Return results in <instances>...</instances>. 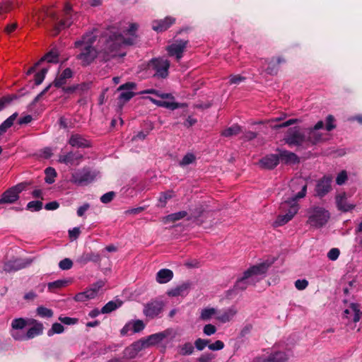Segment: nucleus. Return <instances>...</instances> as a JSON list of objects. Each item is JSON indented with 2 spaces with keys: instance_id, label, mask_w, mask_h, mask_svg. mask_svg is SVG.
I'll list each match as a JSON object with an SVG mask.
<instances>
[{
  "instance_id": "f257e3e1",
  "label": "nucleus",
  "mask_w": 362,
  "mask_h": 362,
  "mask_svg": "<svg viewBox=\"0 0 362 362\" xmlns=\"http://www.w3.org/2000/svg\"><path fill=\"white\" fill-rule=\"evenodd\" d=\"M138 28V23H130L122 33L115 28L108 29L99 37L97 49L93 47L97 37L95 34L97 29H93L74 42V47L79 50L76 58L83 66L89 65L97 57L105 62L119 60L127 54L125 46L134 45L136 42Z\"/></svg>"
},
{
  "instance_id": "f03ea898",
  "label": "nucleus",
  "mask_w": 362,
  "mask_h": 362,
  "mask_svg": "<svg viewBox=\"0 0 362 362\" xmlns=\"http://www.w3.org/2000/svg\"><path fill=\"white\" fill-rule=\"evenodd\" d=\"M307 192V185L305 183L301 184V190L296 195L281 203L280 209L282 211L286 212L277 216L273 223L274 227L283 226L290 221L299 210V205L297 202L298 199L303 198Z\"/></svg>"
},
{
  "instance_id": "7ed1b4c3",
  "label": "nucleus",
  "mask_w": 362,
  "mask_h": 362,
  "mask_svg": "<svg viewBox=\"0 0 362 362\" xmlns=\"http://www.w3.org/2000/svg\"><path fill=\"white\" fill-rule=\"evenodd\" d=\"M272 262H263L257 265L250 267L244 273L243 276L238 279L235 284V290H245L250 285H255L265 275Z\"/></svg>"
},
{
  "instance_id": "20e7f679",
  "label": "nucleus",
  "mask_w": 362,
  "mask_h": 362,
  "mask_svg": "<svg viewBox=\"0 0 362 362\" xmlns=\"http://www.w3.org/2000/svg\"><path fill=\"white\" fill-rule=\"evenodd\" d=\"M170 61L164 57L151 59L148 63V71L157 78H165L169 74Z\"/></svg>"
},
{
  "instance_id": "39448f33",
  "label": "nucleus",
  "mask_w": 362,
  "mask_h": 362,
  "mask_svg": "<svg viewBox=\"0 0 362 362\" xmlns=\"http://www.w3.org/2000/svg\"><path fill=\"white\" fill-rule=\"evenodd\" d=\"M99 175L97 170L84 167L71 174V182L77 185H87L96 180Z\"/></svg>"
},
{
  "instance_id": "423d86ee",
  "label": "nucleus",
  "mask_w": 362,
  "mask_h": 362,
  "mask_svg": "<svg viewBox=\"0 0 362 362\" xmlns=\"http://www.w3.org/2000/svg\"><path fill=\"white\" fill-rule=\"evenodd\" d=\"M308 223L313 227L320 228L325 225L329 218V213L322 207L315 206L308 210Z\"/></svg>"
},
{
  "instance_id": "0eeeda50",
  "label": "nucleus",
  "mask_w": 362,
  "mask_h": 362,
  "mask_svg": "<svg viewBox=\"0 0 362 362\" xmlns=\"http://www.w3.org/2000/svg\"><path fill=\"white\" fill-rule=\"evenodd\" d=\"M105 283L103 280L96 281L86 291L77 293L74 296V300L78 302H85L95 298L98 296L99 291L105 286Z\"/></svg>"
},
{
  "instance_id": "6e6552de",
  "label": "nucleus",
  "mask_w": 362,
  "mask_h": 362,
  "mask_svg": "<svg viewBox=\"0 0 362 362\" xmlns=\"http://www.w3.org/2000/svg\"><path fill=\"white\" fill-rule=\"evenodd\" d=\"M285 141L289 145L307 144L305 129L302 131L297 127L289 129L286 135Z\"/></svg>"
},
{
  "instance_id": "1a4fd4ad",
  "label": "nucleus",
  "mask_w": 362,
  "mask_h": 362,
  "mask_svg": "<svg viewBox=\"0 0 362 362\" xmlns=\"http://www.w3.org/2000/svg\"><path fill=\"white\" fill-rule=\"evenodd\" d=\"M25 188L24 183L18 184L6 190L1 195L0 204H13L19 199V194Z\"/></svg>"
},
{
  "instance_id": "9d476101",
  "label": "nucleus",
  "mask_w": 362,
  "mask_h": 362,
  "mask_svg": "<svg viewBox=\"0 0 362 362\" xmlns=\"http://www.w3.org/2000/svg\"><path fill=\"white\" fill-rule=\"evenodd\" d=\"M172 334L171 329H166L163 332L151 334L146 337L140 339L145 349L161 343L165 339Z\"/></svg>"
},
{
  "instance_id": "9b49d317",
  "label": "nucleus",
  "mask_w": 362,
  "mask_h": 362,
  "mask_svg": "<svg viewBox=\"0 0 362 362\" xmlns=\"http://www.w3.org/2000/svg\"><path fill=\"white\" fill-rule=\"evenodd\" d=\"M323 127L324 122L319 121L313 128L305 129L307 144H315L325 139V138L323 137V134L320 132Z\"/></svg>"
},
{
  "instance_id": "f8f14e48",
  "label": "nucleus",
  "mask_w": 362,
  "mask_h": 362,
  "mask_svg": "<svg viewBox=\"0 0 362 362\" xmlns=\"http://www.w3.org/2000/svg\"><path fill=\"white\" fill-rule=\"evenodd\" d=\"M33 262L32 258L13 259L4 263L2 269L6 272H13L30 266Z\"/></svg>"
},
{
  "instance_id": "ddd939ff",
  "label": "nucleus",
  "mask_w": 362,
  "mask_h": 362,
  "mask_svg": "<svg viewBox=\"0 0 362 362\" xmlns=\"http://www.w3.org/2000/svg\"><path fill=\"white\" fill-rule=\"evenodd\" d=\"M188 45V40H176L172 44L166 47V50L170 57H175L179 62L183 57V53Z\"/></svg>"
},
{
  "instance_id": "4468645a",
  "label": "nucleus",
  "mask_w": 362,
  "mask_h": 362,
  "mask_svg": "<svg viewBox=\"0 0 362 362\" xmlns=\"http://www.w3.org/2000/svg\"><path fill=\"white\" fill-rule=\"evenodd\" d=\"M64 18L56 23L54 26V35H57L60 30L69 27L76 19V14H72V8L69 4L64 7Z\"/></svg>"
},
{
  "instance_id": "2eb2a0df",
  "label": "nucleus",
  "mask_w": 362,
  "mask_h": 362,
  "mask_svg": "<svg viewBox=\"0 0 362 362\" xmlns=\"http://www.w3.org/2000/svg\"><path fill=\"white\" fill-rule=\"evenodd\" d=\"M144 328L145 324L142 320H130L121 329L120 335L122 337L131 335L141 332Z\"/></svg>"
},
{
  "instance_id": "dca6fc26",
  "label": "nucleus",
  "mask_w": 362,
  "mask_h": 362,
  "mask_svg": "<svg viewBox=\"0 0 362 362\" xmlns=\"http://www.w3.org/2000/svg\"><path fill=\"white\" fill-rule=\"evenodd\" d=\"M164 305L162 300H154L145 305L143 313L146 317L154 318L163 312Z\"/></svg>"
},
{
  "instance_id": "f3484780",
  "label": "nucleus",
  "mask_w": 362,
  "mask_h": 362,
  "mask_svg": "<svg viewBox=\"0 0 362 362\" xmlns=\"http://www.w3.org/2000/svg\"><path fill=\"white\" fill-rule=\"evenodd\" d=\"M83 155L78 151H69L59 156L58 161L66 165L77 166L83 159Z\"/></svg>"
},
{
  "instance_id": "a211bd4d",
  "label": "nucleus",
  "mask_w": 362,
  "mask_h": 362,
  "mask_svg": "<svg viewBox=\"0 0 362 362\" xmlns=\"http://www.w3.org/2000/svg\"><path fill=\"white\" fill-rule=\"evenodd\" d=\"M288 360V356L286 352L274 349L267 357H256L254 362H287Z\"/></svg>"
},
{
  "instance_id": "6ab92c4d",
  "label": "nucleus",
  "mask_w": 362,
  "mask_h": 362,
  "mask_svg": "<svg viewBox=\"0 0 362 362\" xmlns=\"http://www.w3.org/2000/svg\"><path fill=\"white\" fill-rule=\"evenodd\" d=\"M145 349L144 346H143L141 340H137L130 344L129 346H127L122 353V355L125 360L127 361L135 358L138 354Z\"/></svg>"
},
{
  "instance_id": "aec40b11",
  "label": "nucleus",
  "mask_w": 362,
  "mask_h": 362,
  "mask_svg": "<svg viewBox=\"0 0 362 362\" xmlns=\"http://www.w3.org/2000/svg\"><path fill=\"white\" fill-rule=\"evenodd\" d=\"M176 21V18L173 16H166L163 19L154 20L152 21V29L157 33H161L168 30Z\"/></svg>"
},
{
  "instance_id": "412c9836",
  "label": "nucleus",
  "mask_w": 362,
  "mask_h": 362,
  "mask_svg": "<svg viewBox=\"0 0 362 362\" xmlns=\"http://www.w3.org/2000/svg\"><path fill=\"white\" fill-rule=\"evenodd\" d=\"M136 86V83L133 82H128L121 85L117 89V90L121 91L119 100L124 103L129 101L135 95L132 90L134 89Z\"/></svg>"
},
{
  "instance_id": "4be33fe9",
  "label": "nucleus",
  "mask_w": 362,
  "mask_h": 362,
  "mask_svg": "<svg viewBox=\"0 0 362 362\" xmlns=\"http://www.w3.org/2000/svg\"><path fill=\"white\" fill-rule=\"evenodd\" d=\"M332 180L330 176H324L317 182L315 187V193L317 197H322L330 191Z\"/></svg>"
},
{
  "instance_id": "5701e85b",
  "label": "nucleus",
  "mask_w": 362,
  "mask_h": 362,
  "mask_svg": "<svg viewBox=\"0 0 362 362\" xmlns=\"http://www.w3.org/2000/svg\"><path fill=\"white\" fill-rule=\"evenodd\" d=\"M101 260V256L100 254L96 252H83L80 256H78L76 259V264H79L81 267H83L88 264L90 262H93L95 263H98Z\"/></svg>"
},
{
  "instance_id": "b1692460",
  "label": "nucleus",
  "mask_w": 362,
  "mask_h": 362,
  "mask_svg": "<svg viewBox=\"0 0 362 362\" xmlns=\"http://www.w3.org/2000/svg\"><path fill=\"white\" fill-rule=\"evenodd\" d=\"M30 325H33L26 332V340L35 338L41 335L43 332V325L35 319H30Z\"/></svg>"
},
{
  "instance_id": "393cba45",
  "label": "nucleus",
  "mask_w": 362,
  "mask_h": 362,
  "mask_svg": "<svg viewBox=\"0 0 362 362\" xmlns=\"http://www.w3.org/2000/svg\"><path fill=\"white\" fill-rule=\"evenodd\" d=\"M237 312L235 306H231L222 310H218L216 320L221 323L228 322L233 320Z\"/></svg>"
},
{
  "instance_id": "a878e982",
  "label": "nucleus",
  "mask_w": 362,
  "mask_h": 362,
  "mask_svg": "<svg viewBox=\"0 0 362 362\" xmlns=\"http://www.w3.org/2000/svg\"><path fill=\"white\" fill-rule=\"evenodd\" d=\"M336 204L338 209L344 212L349 211L355 207L354 204L348 203L345 192L339 193L336 196Z\"/></svg>"
},
{
  "instance_id": "bb28decb",
  "label": "nucleus",
  "mask_w": 362,
  "mask_h": 362,
  "mask_svg": "<svg viewBox=\"0 0 362 362\" xmlns=\"http://www.w3.org/2000/svg\"><path fill=\"white\" fill-rule=\"evenodd\" d=\"M351 315H353L352 320L354 322H357L360 320L362 312L360 310V306L358 303H351L349 308L344 311V315L346 318L349 319Z\"/></svg>"
},
{
  "instance_id": "cd10ccee",
  "label": "nucleus",
  "mask_w": 362,
  "mask_h": 362,
  "mask_svg": "<svg viewBox=\"0 0 362 362\" xmlns=\"http://www.w3.org/2000/svg\"><path fill=\"white\" fill-rule=\"evenodd\" d=\"M68 143L72 147L86 148L89 146L88 141L78 134H71L68 140Z\"/></svg>"
},
{
  "instance_id": "c85d7f7f",
  "label": "nucleus",
  "mask_w": 362,
  "mask_h": 362,
  "mask_svg": "<svg viewBox=\"0 0 362 362\" xmlns=\"http://www.w3.org/2000/svg\"><path fill=\"white\" fill-rule=\"evenodd\" d=\"M279 163V157L276 154L268 155L260 160V164L262 167L267 169L274 168Z\"/></svg>"
},
{
  "instance_id": "c756f323",
  "label": "nucleus",
  "mask_w": 362,
  "mask_h": 362,
  "mask_svg": "<svg viewBox=\"0 0 362 362\" xmlns=\"http://www.w3.org/2000/svg\"><path fill=\"white\" fill-rule=\"evenodd\" d=\"M73 76V71L70 68L65 69L54 80V84L60 88L66 83L68 79Z\"/></svg>"
},
{
  "instance_id": "7c9ffc66",
  "label": "nucleus",
  "mask_w": 362,
  "mask_h": 362,
  "mask_svg": "<svg viewBox=\"0 0 362 362\" xmlns=\"http://www.w3.org/2000/svg\"><path fill=\"white\" fill-rule=\"evenodd\" d=\"M189 286V284L183 283L175 288L169 289L167 292V294L171 297L185 296L188 292Z\"/></svg>"
},
{
  "instance_id": "2f4dec72",
  "label": "nucleus",
  "mask_w": 362,
  "mask_h": 362,
  "mask_svg": "<svg viewBox=\"0 0 362 362\" xmlns=\"http://www.w3.org/2000/svg\"><path fill=\"white\" fill-rule=\"evenodd\" d=\"M173 278V272L168 269H160L156 276V281L159 284H166Z\"/></svg>"
},
{
  "instance_id": "473e14b6",
  "label": "nucleus",
  "mask_w": 362,
  "mask_h": 362,
  "mask_svg": "<svg viewBox=\"0 0 362 362\" xmlns=\"http://www.w3.org/2000/svg\"><path fill=\"white\" fill-rule=\"evenodd\" d=\"M218 309L215 308L206 307L200 310L199 320L202 321H209L212 318L216 320Z\"/></svg>"
},
{
  "instance_id": "72a5a7b5",
  "label": "nucleus",
  "mask_w": 362,
  "mask_h": 362,
  "mask_svg": "<svg viewBox=\"0 0 362 362\" xmlns=\"http://www.w3.org/2000/svg\"><path fill=\"white\" fill-rule=\"evenodd\" d=\"M150 100L158 107H165L171 110H176L183 107V104H180L174 101L158 100L152 98H149Z\"/></svg>"
},
{
  "instance_id": "f704fd0d",
  "label": "nucleus",
  "mask_w": 362,
  "mask_h": 362,
  "mask_svg": "<svg viewBox=\"0 0 362 362\" xmlns=\"http://www.w3.org/2000/svg\"><path fill=\"white\" fill-rule=\"evenodd\" d=\"M71 279H59L52 282H49L47 285L50 291L55 292L57 289L65 287L71 283Z\"/></svg>"
},
{
  "instance_id": "c9c22d12",
  "label": "nucleus",
  "mask_w": 362,
  "mask_h": 362,
  "mask_svg": "<svg viewBox=\"0 0 362 362\" xmlns=\"http://www.w3.org/2000/svg\"><path fill=\"white\" fill-rule=\"evenodd\" d=\"M279 160L286 163H296L298 162V156L291 152L287 151H281L279 155Z\"/></svg>"
},
{
  "instance_id": "e433bc0d",
  "label": "nucleus",
  "mask_w": 362,
  "mask_h": 362,
  "mask_svg": "<svg viewBox=\"0 0 362 362\" xmlns=\"http://www.w3.org/2000/svg\"><path fill=\"white\" fill-rule=\"evenodd\" d=\"M285 60L281 57H276L272 58L268 62V67L267 68V72L269 74H274L277 71L276 66L284 62Z\"/></svg>"
},
{
  "instance_id": "4c0bfd02",
  "label": "nucleus",
  "mask_w": 362,
  "mask_h": 362,
  "mask_svg": "<svg viewBox=\"0 0 362 362\" xmlns=\"http://www.w3.org/2000/svg\"><path fill=\"white\" fill-rule=\"evenodd\" d=\"M187 213L185 211H181L176 213L169 214L163 218V222L165 223L175 222L181 220L186 217Z\"/></svg>"
},
{
  "instance_id": "58836bf2",
  "label": "nucleus",
  "mask_w": 362,
  "mask_h": 362,
  "mask_svg": "<svg viewBox=\"0 0 362 362\" xmlns=\"http://www.w3.org/2000/svg\"><path fill=\"white\" fill-rule=\"evenodd\" d=\"M27 325H30V319L15 318L11 322V329H24Z\"/></svg>"
},
{
  "instance_id": "ea45409f",
  "label": "nucleus",
  "mask_w": 362,
  "mask_h": 362,
  "mask_svg": "<svg viewBox=\"0 0 362 362\" xmlns=\"http://www.w3.org/2000/svg\"><path fill=\"white\" fill-rule=\"evenodd\" d=\"M122 305V302L119 300H111L106 303L101 309V313H110L111 312L119 308Z\"/></svg>"
},
{
  "instance_id": "a19ab883",
  "label": "nucleus",
  "mask_w": 362,
  "mask_h": 362,
  "mask_svg": "<svg viewBox=\"0 0 362 362\" xmlns=\"http://www.w3.org/2000/svg\"><path fill=\"white\" fill-rule=\"evenodd\" d=\"M17 117L18 113L14 112L0 124V131L1 134L6 132L7 129H9L13 125Z\"/></svg>"
},
{
  "instance_id": "79ce46f5",
  "label": "nucleus",
  "mask_w": 362,
  "mask_h": 362,
  "mask_svg": "<svg viewBox=\"0 0 362 362\" xmlns=\"http://www.w3.org/2000/svg\"><path fill=\"white\" fill-rule=\"evenodd\" d=\"M59 54L57 49H52L49 52L45 54L36 66H37L41 62L47 61L49 63H57L58 62Z\"/></svg>"
},
{
  "instance_id": "37998d69",
  "label": "nucleus",
  "mask_w": 362,
  "mask_h": 362,
  "mask_svg": "<svg viewBox=\"0 0 362 362\" xmlns=\"http://www.w3.org/2000/svg\"><path fill=\"white\" fill-rule=\"evenodd\" d=\"M241 132V127L238 124H233L225 129L222 132L221 135L225 137H230L238 134Z\"/></svg>"
},
{
  "instance_id": "c03bdc74",
  "label": "nucleus",
  "mask_w": 362,
  "mask_h": 362,
  "mask_svg": "<svg viewBox=\"0 0 362 362\" xmlns=\"http://www.w3.org/2000/svg\"><path fill=\"white\" fill-rule=\"evenodd\" d=\"M194 349L192 344L187 342L178 347V352L182 356H189L193 353Z\"/></svg>"
},
{
  "instance_id": "a18cd8bd",
  "label": "nucleus",
  "mask_w": 362,
  "mask_h": 362,
  "mask_svg": "<svg viewBox=\"0 0 362 362\" xmlns=\"http://www.w3.org/2000/svg\"><path fill=\"white\" fill-rule=\"evenodd\" d=\"M64 331V327L61 323L54 322L52 327L47 331V335L52 337L55 334H62Z\"/></svg>"
},
{
  "instance_id": "49530a36",
  "label": "nucleus",
  "mask_w": 362,
  "mask_h": 362,
  "mask_svg": "<svg viewBox=\"0 0 362 362\" xmlns=\"http://www.w3.org/2000/svg\"><path fill=\"white\" fill-rule=\"evenodd\" d=\"M11 337L16 341H26V332L24 329H11Z\"/></svg>"
},
{
  "instance_id": "de8ad7c7",
  "label": "nucleus",
  "mask_w": 362,
  "mask_h": 362,
  "mask_svg": "<svg viewBox=\"0 0 362 362\" xmlns=\"http://www.w3.org/2000/svg\"><path fill=\"white\" fill-rule=\"evenodd\" d=\"M45 180L48 184H52L54 182V178L57 176L56 170L52 168H46Z\"/></svg>"
},
{
  "instance_id": "09e8293b",
  "label": "nucleus",
  "mask_w": 362,
  "mask_h": 362,
  "mask_svg": "<svg viewBox=\"0 0 362 362\" xmlns=\"http://www.w3.org/2000/svg\"><path fill=\"white\" fill-rule=\"evenodd\" d=\"M37 314L41 317L49 318L53 315V311L51 309L43 306H39L36 309Z\"/></svg>"
},
{
  "instance_id": "8fccbe9b",
  "label": "nucleus",
  "mask_w": 362,
  "mask_h": 362,
  "mask_svg": "<svg viewBox=\"0 0 362 362\" xmlns=\"http://www.w3.org/2000/svg\"><path fill=\"white\" fill-rule=\"evenodd\" d=\"M48 67H44L40 71L35 75V83L37 86L41 84L44 81L46 74L47 73Z\"/></svg>"
},
{
  "instance_id": "3c124183",
  "label": "nucleus",
  "mask_w": 362,
  "mask_h": 362,
  "mask_svg": "<svg viewBox=\"0 0 362 362\" xmlns=\"http://www.w3.org/2000/svg\"><path fill=\"white\" fill-rule=\"evenodd\" d=\"M27 209L30 211H38L42 208V202L40 201H32L28 203Z\"/></svg>"
},
{
  "instance_id": "603ef678",
  "label": "nucleus",
  "mask_w": 362,
  "mask_h": 362,
  "mask_svg": "<svg viewBox=\"0 0 362 362\" xmlns=\"http://www.w3.org/2000/svg\"><path fill=\"white\" fill-rule=\"evenodd\" d=\"M173 196V192L171 191L163 192L159 197L158 206L163 207L165 205L168 199H170V198H172Z\"/></svg>"
},
{
  "instance_id": "864d4df0",
  "label": "nucleus",
  "mask_w": 362,
  "mask_h": 362,
  "mask_svg": "<svg viewBox=\"0 0 362 362\" xmlns=\"http://www.w3.org/2000/svg\"><path fill=\"white\" fill-rule=\"evenodd\" d=\"M73 267V262L69 258H64L59 262V267L62 270H69Z\"/></svg>"
},
{
  "instance_id": "5fc2aeb1",
  "label": "nucleus",
  "mask_w": 362,
  "mask_h": 362,
  "mask_svg": "<svg viewBox=\"0 0 362 362\" xmlns=\"http://www.w3.org/2000/svg\"><path fill=\"white\" fill-rule=\"evenodd\" d=\"M195 160V156L192 153H187L180 162V165L185 166L192 163Z\"/></svg>"
},
{
  "instance_id": "6e6d98bb",
  "label": "nucleus",
  "mask_w": 362,
  "mask_h": 362,
  "mask_svg": "<svg viewBox=\"0 0 362 362\" xmlns=\"http://www.w3.org/2000/svg\"><path fill=\"white\" fill-rule=\"evenodd\" d=\"M209 341H210L209 339L199 338L195 340L194 346L197 350L202 351L206 346L209 345Z\"/></svg>"
},
{
  "instance_id": "4d7b16f0",
  "label": "nucleus",
  "mask_w": 362,
  "mask_h": 362,
  "mask_svg": "<svg viewBox=\"0 0 362 362\" xmlns=\"http://www.w3.org/2000/svg\"><path fill=\"white\" fill-rule=\"evenodd\" d=\"M348 176L346 170H341L336 177V183L338 185H342L347 180Z\"/></svg>"
},
{
  "instance_id": "13d9d810",
  "label": "nucleus",
  "mask_w": 362,
  "mask_h": 362,
  "mask_svg": "<svg viewBox=\"0 0 362 362\" xmlns=\"http://www.w3.org/2000/svg\"><path fill=\"white\" fill-rule=\"evenodd\" d=\"M224 343L221 340H216L215 342L212 344H209L208 345V348L211 351H220L224 348Z\"/></svg>"
},
{
  "instance_id": "bf43d9fd",
  "label": "nucleus",
  "mask_w": 362,
  "mask_h": 362,
  "mask_svg": "<svg viewBox=\"0 0 362 362\" xmlns=\"http://www.w3.org/2000/svg\"><path fill=\"white\" fill-rule=\"evenodd\" d=\"M216 327L211 324H207L203 327V332L206 336H211L216 332Z\"/></svg>"
},
{
  "instance_id": "052dcab7",
  "label": "nucleus",
  "mask_w": 362,
  "mask_h": 362,
  "mask_svg": "<svg viewBox=\"0 0 362 362\" xmlns=\"http://www.w3.org/2000/svg\"><path fill=\"white\" fill-rule=\"evenodd\" d=\"M14 98L13 95H7L0 98V111L10 104Z\"/></svg>"
},
{
  "instance_id": "680f3d73",
  "label": "nucleus",
  "mask_w": 362,
  "mask_h": 362,
  "mask_svg": "<svg viewBox=\"0 0 362 362\" xmlns=\"http://www.w3.org/2000/svg\"><path fill=\"white\" fill-rule=\"evenodd\" d=\"M340 251L338 248H332L327 253V257L332 261H335L338 259Z\"/></svg>"
},
{
  "instance_id": "e2e57ef3",
  "label": "nucleus",
  "mask_w": 362,
  "mask_h": 362,
  "mask_svg": "<svg viewBox=\"0 0 362 362\" xmlns=\"http://www.w3.org/2000/svg\"><path fill=\"white\" fill-rule=\"evenodd\" d=\"M59 320L62 323L67 325H75L78 322V319L70 317H59Z\"/></svg>"
},
{
  "instance_id": "0e129e2a",
  "label": "nucleus",
  "mask_w": 362,
  "mask_h": 362,
  "mask_svg": "<svg viewBox=\"0 0 362 362\" xmlns=\"http://www.w3.org/2000/svg\"><path fill=\"white\" fill-rule=\"evenodd\" d=\"M335 128L334 118L332 115H328L326 118L325 129L329 132Z\"/></svg>"
},
{
  "instance_id": "69168bd1",
  "label": "nucleus",
  "mask_w": 362,
  "mask_h": 362,
  "mask_svg": "<svg viewBox=\"0 0 362 362\" xmlns=\"http://www.w3.org/2000/svg\"><path fill=\"white\" fill-rule=\"evenodd\" d=\"M114 197L115 193L113 192H109L101 196L100 201L104 204H107L113 199Z\"/></svg>"
},
{
  "instance_id": "338daca9",
  "label": "nucleus",
  "mask_w": 362,
  "mask_h": 362,
  "mask_svg": "<svg viewBox=\"0 0 362 362\" xmlns=\"http://www.w3.org/2000/svg\"><path fill=\"white\" fill-rule=\"evenodd\" d=\"M245 78L240 75H231L229 76V83L230 84H239L245 81Z\"/></svg>"
},
{
  "instance_id": "774afa93",
  "label": "nucleus",
  "mask_w": 362,
  "mask_h": 362,
  "mask_svg": "<svg viewBox=\"0 0 362 362\" xmlns=\"http://www.w3.org/2000/svg\"><path fill=\"white\" fill-rule=\"evenodd\" d=\"M308 286V281L305 279H298L295 282V286L298 290H304Z\"/></svg>"
}]
</instances>
